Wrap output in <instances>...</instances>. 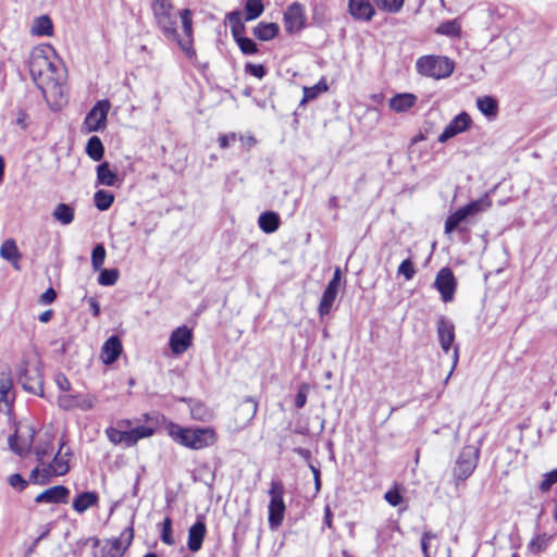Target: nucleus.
Returning <instances> with one entry per match:
<instances>
[{
	"mask_svg": "<svg viewBox=\"0 0 557 557\" xmlns=\"http://www.w3.org/2000/svg\"><path fill=\"white\" fill-rule=\"evenodd\" d=\"M54 381L61 391L66 392V391L71 389V383H70L69 379L63 373H58L55 375Z\"/></svg>",
	"mask_w": 557,
	"mask_h": 557,
	"instance_id": "obj_64",
	"label": "nucleus"
},
{
	"mask_svg": "<svg viewBox=\"0 0 557 557\" xmlns=\"http://www.w3.org/2000/svg\"><path fill=\"white\" fill-rule=\"evenodd\" d=\"M237 136L235 133L224 134L219 137V146L222 149L228 148L233 143H235Z\"/></svg>",
	"mask_w": 557,
	"mask_h": 557,
	"instance_id": "obj_63",
	"label": "nucleus"
},
{
	"mask_svg": "<svg viewBox=\"0 0 557 557\" xmlns=\"http://www.w3.org/2000/svg\"><path fill=\"white\" fill-rule=\"evenodd\" d=\"M54 50L50 47H36L32 50L28 67L32 79L49 101L64 98V69L59 62L51 60Z\"/></svg>",
	"mask_w": 557,
	"mask_h": 557,
	"instance_id": "obj_1",
	"label": "nucleus"
},
{
	"mask_svg": "<svg viewBox=\"0 0 557 557\" xmlns=\"http://www.w3.org/2000/svg\"><path fill=\"white\" fill-rule=\"evenodd\" d=\"M193 333L187 326H178L170 336L169 345L173 354L181 355L191 345Z\"/></svg>",
	"mask_w": 557,
	"mask_h": 557,
	"instance_id": "obj_15",
	"label": "nucleus"
},
{
	"mask_svg": "<svg viewBox=\"0 0 557 557\" xmlns=\"http://www.w3.org/2000/svg\"><path fill=\"white\" fill-rule=\"evenodd\" d=\"M0 257L9 261L15 270H20L21 252L14 239H5L0 247Z\"/></svg>",
	"mask_w": 557,
	"mask_h": 557,
	"instance_id": "obj_24",
	"label": "nucleus"
},
{
	"mask_svg": "<svg viewBox=\"0 0 557 557\" xmlns=\"http://www.w3.org/2000/svg\"><path fill=\"white\" fill-rule=\"evenodd\" d=\"M398 275H403L407 281L412 280L416 274L413 262L410 259L404 260L397 270Z\"/></svg>",
	"mask_w": 557,
	"mask_h": 557,
	"instance_id": "obj_51",
	"label": "nucleus"
},
{
	"mask_svg": "<svg viewBox=\"0 0 557 557\" xmlns=\"http://www.w3.org/2000/svg\"><path fill=\"white\" fill-rule=\"evenodd\" d=\"M226 18L230 23L231 33L234 40H237L238 37H243L246 27L242 21V13L239 11H233L226 15Z\"/></svg>",
	"mask_w": 557,
	"mask_h": 557,
	"instance_id": "obj_33",
	"label": "nucleus"
},
{
	"mask_svg": "<svg viewBox=\"0 0 557 557\" xmlns=\"http://www.w3.org/2000/svg\"><path fill=\"white\" fill-rule=\"evenodd\" d=\"M10 449L18 456L26 455L30 449V443L27 441H20L17 433L10 435L8 438Z\"/></svg>",
	"mask_w": 557,
	"mask_h": 557,
	"instance_id": "obj_40",
	"label": "nucleus"
},
{
	"mask_svg": "<svg viewBox=\"0 0 557 557\" xmlns=\"http://www.w3.org/2000/svg\"><path fill=\"white\" fill-rule=\"evenodd\" d=\"M70 490L64 485H55L45 490L35 497L37 504H66Z\"/></svg>",
	"mask_w": 557,
	"mask_h": 557,
	"instance_id": "obj_18",
	"label": "nucleus"
},
{
	"mask_svg": "<svg viewBox=\"0 0 557 557\" xmlns=\"http://www.w3.org/2000/svg\"><path fill=\"white\" fill-rule=\"evenodd\" d=\"M417 102L413 94H397L389 99V108L395 112H406Z\"/></svg>",
	"mask_w": 557,
	"mask_h": 557,
	"instance_id": "obj_25",
	"label": "nucleus"
},
{
	"mask_svg": "<svg viewBox=\"0 0 557 557\" xmlns=\"http://www.w3.org/2000/svg\"><path fill=\"white\" fill-rule=\"evenodd\" d=\"M106 259V249L101 244H98L94 247L91 251V264L92 268L97 271L100 270L104 263Z\"/></svg>",
	"mask_w": 557,
	"mask_h": 557,
	"instance_id": "obj_49",
	"label": "nucleus"
},
{
	"mask_svg": "<svg viewBox=\"0 0 557 557\" xmlns=\"http://www.w3.org/2000/svg\"><path fill=\"white\" fill-rule=\"evenodd\" d=\"M556 483H557V468L543 475V480L540 483V491L542 493H547L552 488V486Z\"/></svg>",
	"mask_w": 557,
	"mask_h": 557,
	"instance_id": "obj_52",
	"label": "nucleus"
},
{
	"mask_svg": "<svg viewBox=\"0 0 557 557\" xmlns=\"http://www.w3.org/2000/svg\"><path fill=\"white\" fill-rule=\"evenodd\" d=\"M245 72L261 79L265 76L267 69L262 64L246 63Z\"/></svg>",
	"mask_w": 557,
	"mask_h": 557,
	"instance_id": "obj_56",
	"label": "nucleus"
},
{
	"mask_svg": "<svg viewBox=\"0 0 557 557\" xmlns=\"http://www.w3.org/2000/svg\"><path fill=\"white\" fill-rule=\"evenodd\" d=\"M134 539L133 525L122 531L119 537L107 541L102 547L103 557H123Z\"/></svg>",
	"mask_w": 557,
	"mask_h": 557,
	"instance_id": "obj_10",
	"label": "nucleus"
},
{
	"mask_svg": "<svg viewBox=\"0 0 557 557\" xmlns=\"http://www.w3.org/2000/svg\"><path fill=\"white\" fill-rule=\"evenodd\" d=\"M184 36L181 39H194L193 12L189 9H183L180 12Z\"/></svg>",
	"mask_w": 557,
	"mask_h": 557,
	"instance_id": "obj_37",
	"label": "nucleus"
},
{
	"mask_svg": "<svg viewBox=\"0 0 557 557\" xmlns=\"http://www.w3.org/2000/svg\"><path fill=\"white\" fill-rule=\"evenodd\" d=\"M549 537L547 534H539L534 539L531 540V542L528 545V548L533 554H539L546 549L548 545Z\"/></svg>",
	"mask_w": 557,
	"mask_h": 557,
	"instance_id": "obj_45",
	"label": "nucleus"
},
{
	"mask_svg": "<svg viewBox=\"0 0 557 557\" xmlns=\"http://www.w3.org/2000/svg\"><path fill=\"white\" fill-rule=\"evenodd\" d=\"M436 333L441 348L448 352L455 342V324L445 315H441L436 322Z\"/></svg>",
	"mask_w": 557,
	"mask_h": 557,
	"instance_id": "obj_14",
	"label": "nucleus"
},
{
	"mask_svg": "<svg viewBox=\"0 0 557 557\" xmlns=\"http://www.w3.org/2000/svg\"><path fill=\"white\" fill-rule=\"evenodd\" d=\"M264 11V5L261 0H246L245 3V20L253 21L258 18Z\"/></svg>",
	"mask_w": 557,
	"mask_h": 557,
	"instance_id": "obj_38",
	"label": "nucleus"
},
{
	"mask_svg": "<svg viewBox=\"0 0 557 557\" xmlns=\"http://www.w3.org/2000/svg\"><path fill=\"white\" fill-rule=\"evenodd\" d=\"M79 399V395H60L58 396V405L63 410H71L76 408V400Z\"/></svg>",
	"mask_w": 557,
	"mask_h": 557,
	"instance_id": "obj_53",
	"label": "nucleus"
},
{
	"mask_svg": "<svg viewBox=\"0 0 557 557\" xmlns=\"http://www.w3.org/2000/svg\"><path fill=\"white\" fill-rule=\"evenodd\" d=\"M131 431L133 446L141 438L149 437L153 434V429L145 425L134 428Z\"/></svg>",
	"mask_w": 557,
	"mask_h": 557,
	"instance_id": "obj_50",
	"label": "nucleus"
},
{
	"mask_svg": "<svg viewBox=\"0 0 557 557\" xmlns=\"http://www.w3.org/2000/svg\"><path fill=\"white\" fill-rule=\"evenodd\" d=\"M14 398L13 380L10 373L0 372V411L10 413Z\"/></svg>",
	"mask_w": 557,
	"mask_h": 557,
	"instance_id": "obj_16",
	"label": "nucleus"
},
{
	"mask_svg": "<svg viewBox=\"0 0 557 557\" xmlns=\"http://www.w3.org/2000/svg\"><path fill=\"white\" fill-rule=\"evenodd\" d=\"M123 351L122 342L116 335L110 336L101 348V360L104 364H112Z\"/></svg>",
	"mask_w": 557,
	"mask_h": 557,
	"instance_id": "obj_21",
	"label": "nucleus"
},
{
	"mask_svg": "<svg viewBox=\"0 0 557 557\" xmlns=\"http://www.w3.org/2000/svg\"><path fill=\"white\" fill-rule=\"evenodd\" d=\"M99 495L94 491H87L78 494L74 499L72 507L77 513H84L89 508L97 506Z\"/></svg>",
	"mask_w": 557,
	"mask_h": 557,
	"instance_id": "obj_23",
	"label": "nucleus"
},
{
	"mask_svg": "<svg viewBox=\"0 0 557 557\" xmlns=\"http://www.w3.org/2000/svg\"><path fill=\"white\" fill-rule=\"evenodd\" d=\"M435 537H436V535L434 533H432L431 531H425L422 534V537H421V548H422L424 557H430V554H429L430 541L435 539Z\"/></svg>",
	"mask_w": 557,
	"mask_h": 557,
	"instance_id": "obj_60",
	"label": "nucleus"
},
{
	"mask_svg": "<svg viewBox=\"0 0 557 557\" xmlns=\"http://www.w3.org/2000/svg\"><path fill=\"white\" fill-rule=\"evenodd\" d=\"M337 293L338 292L327 287L324 289L318 308L320 317L327 315L331 312Z\"/></svg>",
	"mask_w": 557,
	"mask_h": 557,
	"instance_id": "obj_35",
	"label": "nucleus"
},
{
	"mask_svg": "<svg viewBox=\"0 0 557 557\" xmlns=\"http://www.w3.org/2000/svg\"><path fill=\"white\" fill-rule=\"evenodd\" d=\"M433 285L441 294L442 300L444 302H449L454 299V295L457 289V281L451 269H441L436 274Z\"/></svg>",
	"mask_w": 557,
	"mask_h": 557,
	"instance_id": "obj_11",
	"label": "nucleus"
},
{
	"mask_svg": "<svg viewBox=\"0 0 557 557\" xmlns=\"http://www.w3.org/2000/svg\"><path fill=\"white\" fill-rule=\"evenodd\" d=\"M117 174L111 170L109 162L104 161L97 166V184L104 186H115Z\"/></svg>",
	"mask_w": 557,
	"mask_h": 557,
	"instance_id": "obj_27",
	"label": "nucleus"
},
{
	"mask_svg": "<svg viewBox=\"0 0 557 557\" xmlns=\"http://www.w3.org/2000/svg\"><path fill=\"white\" fill-rule=\"evenodd\" d=\"M53 451V443L51 440L40 442L35 447L37 461L44 463V459L49 457Z\"/></svg>",
	"mask_w": 557,
	"mask_h": 557,
	"instance_id": "obj_44",
	"label": "nucleus"
},
{
	"mask_svg": "<svg viewBox=\"0 0 557 557\" xmlns=\"http://www.w3.org/2000/svg\"><path fill=\"white\" fill-rule=\"evenodd\" d=\"M207 527L203 517H197L195 523L188 530L187 547L190 552H198L203 543Z\"/></svg>",
	"mask_w": 557,
	"mask_h": 557,
	"instance_id": "obj_19",
	"label": "nucleus"
},
{
	"mask_svg": "<svg viewBox=\"0 0 557 557\" xmlns=\"http://www.w3.org/2000/svg\"><path fill=\"white\" fill-rule=\"evenodd\" d=\"M85 150L94 161H100L104 156V146L98 136H91L88 139Z\"/></svg>",
	"mask_w": 557,
	"mask_h": 557,
	"instance_id": "obj_32",
	"label": "nucleus"
},
{
	"mask_svg": "<svg viewBox=\"0 0 557 557\" xmlns=\"http://www.w3.org/2000/svg\"><path fill=\"white\" fill-rule=\"evenodd\" d=\"M9 484L16 488L17 491H24L28 486V481H26L20 473H13L8 479Z\"/></svg>",
	"mask_w": 557,
	"mask_h": 557,
	"instance_id": "obj_55",
	"label": "nucleus"
},
{
	"mask_svg": "<svg viewBox=\"0 0 557 557\" xmlns=\"http://www.w3.org/2000/svg\"><path fill=\"white\" fill-rule=\"evenodd\" d=\"M114 201V196L108 190L99 189L94 195V202L98 210H108Z\"/></svg>",
	"mask_w": 557,
	"mask_h": 557,
	"instance_id": "obj_36",
	"label": "nucleus"
},
{
	"mask_svg": "<svg viewBox=\"0 0 557 557\" xmlns=\"http://www.w3.org/2000/svg\"><path fill=\"white\" fill-rule=\"evenodd\" d=\"M310 386L307 383H301L298 387L296 397H295V406L297 409H301L305 407L307 403V397L309 393Z\"/></svg>",
	"mask_w": 557,
	"mask_h": 557,
	"instance_id": "obj_54",
	"label": "nucleus"
},
{
	"mask_svg": "<svg viewBox=\"0 0 557 557\" xmlns=\"http://www.w3.org/2000/svg\"><path fill=\"white\" fill-rule=\"evenodd\" d=\"M479 458L480 450L478 448L473 446H465L461 449L453 470L456 487L472 475L473 471L478 467Z\"/></svg>",
	"mask_w": 557,
	"mask_h": 557,
	"instance_id": "obj_6",
	"label": "nucleus"
},
{
	"mask_svg": "<svg viewBox=\"0 0 557 557\" xmlns=\"http://www.w3.org/2000/svg\"><path fill=\"white\" fill-rule=\"evenodd\" d=\"M17 380L25 392L44 396V377L38 367H21Z\"/></svg>",
	"mask_w": 557,
	"mask_h": 557,
	"instance_id": "obj_8",
	"label": "nucleus"
},
{
	"mask_svg": "<svg viewBox=\"0 0 557 557\" xmlns=\"http://www.w3.org/2000/svg\"><path fill=\"white\" fill-rule=\"evenodd\" d=\"M258 411V403L252 397H246L236 408V422L240 428L248 425Z\"/></svg>",
	"mask_w": 557,
	"mask_h": 557,
	"instance_id": "obj_20",
	"label": "nucleus"
},
{
	"mask_svg": "<svg viewBox=\"0 0 557 557\" xmlns=\"http://www.w3.org/2000/svg\"><path fill=\"white\" fill-rule=\"evenodd\" d=\"M471 117L467 112L457 114L438 136V143H446L448 139L466 132L471 125Z\"/></svg>",
	"mask_w": 557,
	"mask_h": 557,
	"instance_id": "obj_13",
	"label": "nucleus"
},
{
	"mask_svg": "<svg viewBox=\"0 0 557 557\" xmlns=\"http://www.w3.org/2000/svg\"><path fill=\"white\" fill-rule=\"evenodd\" d=\"M119 278L117 269H104L98 276V283L102 286H112Z\"/></svg>",
	"mask_w": 557,
	"mask_h": 557,
	"instance_id": "obj_46",
	"label": "nucleus"
},
{
	"mask_svg": "<svg viewBox=\"0 0 557 557\" xmlns=\"http://www.w3.org/2000/svg\"><path fill=\"white\" fill-rule=\"evenodd\" d=\"M44 474L41 476V479H39V469L38 468H35L34 470H32L30 472V480L35 483H38V484H46L48 481H49V476L51 475L50 471L47 469H44L42 470Z\"/></svg>",
	"mask_w": 557,
	"mask_h": 557,
	"instance_id": "obj_59",
	"label": "nucleus"
},
{
	"mask_svg": "<svg viewBox=\"0 0 557 557\" xmlns=\"http://www.w3.org/2000/svg\"><path fill=\"white\" fill-rule=\"evenodd\" d=\"M306 22L305 8L299 2L292 3L284 13V26L287 33L300 32Z\"/></svg>",
	"mask_w": 557,
	"mask_h": 557,
	"instance_id": "obj_12",
	"label": "nucleus"
},
{
	"mask_svg": "<svg viewBox=\"0 0 557 557\" xmlns=\"http://www.w3.org/2000/svg\"><path fill=\"white\" fill-rule=\"evenodd\" d=\"M64 446H65V442L62 441L58 453L55 454V456L52 459V462L48 465V470L50 471L51 474L64 475L70 470L69 461L64 457L71 456V450H70V448H67L64 451V456H62Z\"/></svg>",
	"mask_w": 557,
	"mask_h": 557,
	"instance_id": "obj_22",
	"label": "nucleus"
},
{
	"mask_svg": "<svg viewBox=\"0 0 557 557\" xmlns=\"http://www.w3.org/2000/svg\"><path fill=\"white\" fill-rule=\"evenodd\" d=\"M172 519L171 517H165L161 523V541L166 545H173L175 540L173 537V529H172Z\"/></svg>",
	"mask_w": 557,
	"mask_h": 557,
	"instance_id": "obj_43",
	"label": "nucleus"
},
{
	"mask_svg": "<svg viewBox=\"0 0 557 557\" xmlns=\"http://www.w3.org/2000/svg\"><path fill=\"white\" fill-rule=\"evenodd\" d=\"M329 89L327 84L324 79L319 81L312 87H304V97L301 103L311 101L315 99L322 92H325Z\"/></svg>",
	"mask_w": 557,
	"mask_h": 557,
	"instance_id": "obj_41",
	"label": "nucleus"
},
{
	"mask_svg": "<svg viewBox=\"0 0 557 557\" xmlns=\"http://www.w3.org/2000/svg\"><path fill=\"white\" fill-rule=\"evenodd\" d=\"M95 403V396L79 395V399L76 400V408H81L82 410H90L91 408H94Z\"/></svg>",
	"mask_w": 557,
	"mask_h": 557,
	"instance_id": "obj_58",
	"label": "nucleus"
},
{
	"mask_svg": "<svg viewBox=\"0 0 557 557\" xmlns=\"http://www.w3.org/2000/svg\"><path fill=\"white\" fill-rule=\"evenodd\" d=\"M52 216L55 221L63 225H69L74 221L75 209L67 203H59L52 212Z\"/></svg>",
	"mask_w": 557,
	"mask_h": 557,
	"instance_id": "obj_29",
	"label": "nucleus"
},
{
	"mask_svg": "<svg viewBox=\"0 0 557 557\" xmlns=\"http://www.w3.org/2000/svg\"><path fill=\"white\" fill-rule=\"evenodd\" d=\"M166 429L175 442L191 449H201L215 442V432L210 428L188 429L170 422Z\"/></svg>",
	"mask_w": 557,
	"mask_h": 557,
	"instance_id": "obj_2",
	"label": "nucleus"
},
{
	"mask_svg": "<svg viewBox=\"0 0 557 557\" xmlns=\"http://www.w3.org/2000/svg\"><path fill=\"white\" fill-rule=\"evenodd\" d=\"M151 10L158 29L171 40L177 38V18L173 13V4L168 0H153Z\"/></svg>",
	"mask_w": 557,
	"mask_h": 557,
	"instance_id": "obj_3",
	"label": "nucleus"
},
{
	"mask_svg": "<svg viewBox=\"0 0 557 557\" xmlns=\"http://www.w3.org/2000/svg\"><path fill=\"white\" fill-rule=\"evenodd\" d=\"M110 107V101L107 99L96 102L85 117L84 124L88 132H99L104 129Z\"/></svg>",
	"mask_w": 557,
	"mask_h": 557,
	"instance_id": "obj_9",
	"label": "nucleus"
},
{
	"mask_svg": "<svg viewBox=\"0 0 557 557\" xmlns=\"http://www.w3.org/2000/svg\"><path fill=\"white\" fill-rule=\"evenodd\" d=\"M53 33V24L48 15H41L35 18L32 26V34L36 36H51Z\"/></svg>",
	"mask_w": 557,
	"mask_h": 557,
	"instance_id": "obj_30",
	"label": "nucleus"
},
{
	"mask_svg": "<svg viewBox=\"0 0 557 557\" xmlns=\"http://www.w3.org/2000/svg\"><path fill=\"white\" fill-rule=\"evenodd\" d=\"M172 41H175L177 46L182 49V51L185 53V55L194 63L196 64L197 53L194 48V39H181L180 35H177L176 39H171Z\"/></svg>",
	"mask_w": 557,
	"mask_h": 557,
	"instance_id": "obj_42",
	"label": "nucleus"
},
{
	"mask_svg": "<svg viewBox=\"0 0 557 557\" xmlns=\"http://www.w3.org/2000/svg\"><path fill=\"white\" fill-rule=\"evenodd\" d=\"M342 280V271L338 267L335 268L332 280L327 284V288L338 292Z\"/></svg>",
	"mask_w": 557,
	"mask_h": 557,
	"instance_id": "obj_62",
	"label": "nucleus"
},
{
	"mask_svg": "<svg viewBox=\"0 0 557 557\" xmlns=\"http://www.w3.org/2000/svg\"><path fill=\"white\" fill-rule=\"evenodd\" d=\"M490 206L491 200L487 198V196H485L459 208L454 213L447 216L445 221V233L450 234L453 231L457 230L459 225L462 222H465L469 216H472L479 212L484 211Z\"/></svg>",
	"mask_w": 557,
	"mask_h": 557,
	"instance_id": "obj_7",
	"label": "nucleus"
},
{
	"mask_svg": "<svg viewBox=\"0 0 557 557\" xmlns=\"http://www.w3.org/2000/svg\"><path fill=\"white\" fill-rule=\"evenodd\" d=\"M285 486L282 481L273 480L269 490V527L271 530L278 529L284 520L286 506L284 503Z\"/></svg>",
	"mask_w": 557,
	"mask_h": 557,
	"instance_id": "obj_5",
	"label": "nucleus"
},
{
	"mask_svg": "<svg viewBox=\"0 0 557 557\" xmlns=\"http://www.w3.org/2000/svg\"><path fill=\"white\" fill-rule=\"evenodd\" d=\"M348 13L358 22H370L375 15V9L370 0H348Z\"/></svg>",
	"mask_w": 557,
	"mask_h": 557,
	"instance_id": "obj_17",
	"label": "nucleus"
},
{
	"mask_svg": "<svg viewBox=\"0 0 557 557\" xmlns=\"http://www.w3.org/2000/svg\"><path fill=\"white\" fill-rule=\"evenodd\" d=\"M478 109L487 117H494L498 112V103L491 96L480 97L476 100Z\"/></svg>",
	"mask_w": 557,
	"mask_h": 557,
	"instance_id": "obj_34",
	"label": "nucleus"
},
{
	"mask_svg": "<svg viewBox=\"0 0 557 557\" xmlns=\"http://www.w3.org/2000/svg\"><path fill=\"white\" fill-rule=\"evenodd\" d=\"M384 498L393 507L400 505L404 500L403 495L397 488L387 491L384 495Z\"/></svg>",
	"mask_w": 557,
	"mask_h": 557,
	"instance_id": "obj_57",
	"label": "nucleus"
},
{
	"mask_svg": "<svg viewBox=\"0 0 557 557\" xmlns=\"http://www.w3.org/2000/svg\"><path fill=\"white\" fill-rule=\"evenodd\" d=\"M106 434L109 441L114 445L124 444L126 447L133 446L131 431H120L113 426H109L106 430Z\"/></svg>",
	"mask_w": 557,
	"mask_h": 557,
	"instance_id": "obj_31",
	"label": "nucleus"
},
{
	"mask_svg": "<svg viewBox=\"0 0 557 557\" xmlns=\"http://www.w3.org/2000/svg\"><path fill=\"white\" fill-rule=\"evenodd\" d=\"M379 9L389 12L397 13L404 5V0H373Z\"/></svg>",
	"mask_w": 557,
	"mask_h": 557,
	"instance_id": "obj_48",
	"label": "nucleus"
},
{
	"mask_svg": "<svg viewBox=\"0 0 557 557\" xmlns=\"http://www.w3.org/2000/svg\"><path fill=\"white\" fill-rule=\"evenodd\" d=\"M416 69L423 76L441 79L453 74L455 63L444 55H423L417 60Z\"/></svg>",
	"mask_w": 557,
	"mask_h": 557,
	"instance_id": "obj_4",
	"label": "nucleus"
},
{
	"mask_svg": "<svg viewBox=\"0 0 557 557\" xmlns=\"http://www.w3.org/2000/svg\"><path fill=\"white\" fill-rule=\"evenodd\" d=\"M259 227L267 234L274 233L281 224L278 213L274 211H265L259 215Z\"/></svg>",
	"mask_w": 557,
	"mask_h": 557,
	"instance_id": "obj_26",
	"label": "nucleus"
},
{
	"mask_svg": "<svg viewBox=\"0 0 557 557\" xmlns=\"http://www.w3.org/2000/svg\"><path fill=\"white\" fill-rule=\"evenodd\" d=\"M235 41L238 45L243 54L251 55L259 52L257 44L248 37H238L237 40Z\"/></svg>",
	"mask_w": 557,
	"mask_h": 557,
	"instance_id": "obj_47",
	"label": "nucleus"
},
{
	"mask_svg": "<svg viewBox=\"0 0 557 557\" xmlns=\"http://www.w3.org/2000/svg\"><path fill=\"white\" fill-rule=\"evenodd\" d=\"M280 27L276 23L260 22L253 28V35L256 38L262 41H268L277 36Z\"/></svg>",
	"mask_w": 557,
	"mask_h": 557,
	"instance_id": "obj_28",
	"label": "nucleus"
},
{
	"mask_svg": "<svg viewBox=\"0 0 557 557\" xmlns=\"http://www.w3.org/2000/svg\"><path fill=\"white\" fill-rule=\"evenodd\" d=\"M436 34L448 36V37H459L461 33V26L457 22V20H449L442 23L436 29Z\"/></svg>",
	"mask_w": 557,
	"mask_h": 557,
	"instance_id": "obj_39",
	"label": "nucleus"
},
{
	"mask_svg": "<svg viewBox=\"0 0 557 557\" xmlns=\"http://www.w3.org/2000/svg\"><path fill=\"white\" fill-rule=\"evenodd\" d=\"M28 120H29L28 114L23 109L20 108L16 112L15 124L21 129H26L28 127Z\"/></svg>",
	"mask_w": 557,
	"mask_h": 557,
	"instance_id": "obj_61",
	"label": "nucleus"
}]
</instances>
